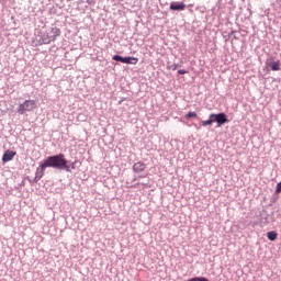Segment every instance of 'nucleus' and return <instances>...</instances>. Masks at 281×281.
Returning <instances> with one entry per match:
<instances>
[{"instance_id": "1", "label": "nucleus", "mask_w": 281, "mask_h": 281, "mask_svg": "<svg viewBox=\"0 0 281 281\" xmlns=\"http://www.w3.org/2000/svg\"><path fill=\"white\" fill-rule=\"evenodd\" d=\"M46 168H56V170H66V172H71L76 170V162H72L70 166L67 165V159H65L64 154L48 157L44 164L37 168V173L43 177L45 175Z\"/></svg>"}, {"instance_id": "2", "label": "nucleus", "mask_w": 281, "mask_h": 281, "mask_svg": "<svg viewBox=\"0 0 281 281\" xmlns=\"http://www.w3.org/2000/svg\"><path fill=\"white\" fill-rule=\"evenodd\" d=\"M36 100H25L23 103H20L18 106V113L23 115L25 113H30L37 109Z\"/></svg>"}, {"instance_id": "3", "label": "nucleus", "mask_w": 281, "mask_h": 281, "mask_svg": "<svg viewBox=\"0 0 281 281\" xmlns=\"http://www.w3.org/2000/svg\"><path fill=\"white\" fill-rule=\"evenodd\" d=\"M112 59L125 65H137V63H139V58L137 57H122L120 55H114Z\"/></svg>"}, {"instance_id": "4", "label": "nucleus", "mask_w": 281, "mask_h": 281, "mask_svg": "<svg viewBox=\"0 0 281 281\" xmlns=\"http://www.w3.org/2000/svg\"><path fill=\"white\" fill-rule=\"evenodd\" d=\"M48 34H50V36L45 40V45H49V43H52L56 38H58V36H60L61 32H60V29H58V27H52V29H48Z\"/></svg>"}, {"instance_id": "5", "label": "nucleus", "mask_w": 281, "mask_h": 281, "mask_svg": "<svg viewBox=\"0 0 281 281\" xmlns=\"http://www.w3.org/2000/svg\"><path fill=\"white\" fill-rule=\"evenodd\" d=\"M213 122H216L220 126H223V124H227L229 120H227V115L225 113H218V114H212Z\"/></svg>"}, {"instance_id": "6", "label": "nucleus", "mask_w": 281, "mask_h": 281, "mask_svg": "<svg viewBox=\"0 0 281 281\" xmlns=\"http://www.w3.org/2000/svg\"><path fill=\"white\" fill-rule=\"evenodd\" d=\"M186 8H187L186 3L179 2V1L171 2L169 7L170 10H173L176 12H183Z\"/></svg>"}, {"instance_id": "7", "label": "nucleus", "mask_w": 281, "mask_h": 281, "mask_svg": "<svg viewBox=\"0 0 281 281\" xmlns=\"http://www.w3.org/2000/svg\"><path fill=\"white\" fill-rule=\"evenodd\" d=\"M40 181H41V177H24L22 178L20 186H25V183H29L30 186H34V183H38Z\"/></svg>"}, {"instance_id": "8", "label": "nucleus", "mask_w": 281, "mask_h": 281, "mask_svg": "<svg viewBox=\"0 0 281 281\" xmlns=\"http://www.w3.org/2000/svg\"><path fill=\"white\" fill-rule=\"evenodd\" d=\"M15 156H16V151L7 150V151H4V154L2 156V161L4 164L8 162V161H12Z\"/></svg>"}, {"instance_id": "9", "label": "nucleus", "mask_w": 281, "mask_h": 281, "mask_svg": "<svg viewBox=\"0 0 281 281\" xmlns=\"http://www.w3.org/2000/svg\"><path fill=\"white\" fill-rule=\"evenodd\" d=\"M125 183L128 188H137V186H139V181L137 180V178L133 177L126 178Z\"/></svg>"}, {"instance_id": "10", "label": "nucleus", "mask_w": 281, "mask_h": 281, "mask_svg": "<svg viewBox=\"0 0 281 281\" xmlns=\"http://www.w3.org/2000/svg\"><path fill=\"white\" fill-rule=\"evenodd\" d=\"M267 67H270L272 71H280V60L277 61H266Z\"/></svg>"}, {"instance_id": "11", "label": "nucleus", "mask_w": 281, "mask_h": 281, "mask_svg": "<svg viewBox=\"0 0 281 281\" xmlns=\"http://www.w3.org/2000/svg\"><path fill=\"white\" fill-rule=\"evenodd\" d=\"M134 172H143V170H146V165L144 162H136L133 166Z\"/></svg>"}, {"instance_id": "12", "label": "nucleus", "mask_w": 281, "mask_h": 281, "mask_svg": "<svg viewBox=\"0 0 281 281\" xmlns=\"http://www.w3.org/2000/svg\"><path fill=\"white\" fill-rule=\"evenodd\" d=\"M267 238L268 240H270L271 243H273L274 240H278V232L276 231H270L267 233Z\"/></svg>"}, {"instance_id": "13", "label": "nucleus", "mask_w": 281, "mask_h": 281, "mask_svg": "<svg viewBox=\"0 0 281 281\" xmlns=\"http://www.w3.org/2000/svg\"><path fill=\"white\" fill-rule=\"evenodd\" d=\"M200 124L201 126H212L214 124V117L210 114L209 120L202 121Z\"/></svg>"}, {"instance_id": "14", "label": "nucleus", "mask_w": 281, "mask_h": 281, "mask_svg": "<svg viewBox=\"0 0 281 281\" xmlns=\"http://www.w3.org/2000/svg\"><path fill=\"white\" fill-rule=\"evenodd\" d=\"M260 223L269 225L271 223V221H269V215H261Z\"/></svg>"}, {"instance_id": "15", "label": "nucleus", "mask_w": 281, "mask_h": 281, "mask_svg": "<svg viewBox=\"0 0 281 281\" xmlns=\"http://www.w3.org/2000/svg\"><path fill=\"white\" fill-rule=\"evenodd\" d=\"M49 36H52V35L49 34L48 30L42 35V42L44 43V45H45V40L49 38Z\"/></svg>"}, {"instance_id": "16", "label": "nucleus", "mask_w": 281, "mask_h": 281, "mask_svg": "<svg viewBox=\"0 0 281 281\" xmlns=\"http://www.w3.org/2000/svg\"><path fill=\"white\" fill-rule=\"evenodd\" d=\"M196 112H189L186 114L187 120H190V117H196Z\"/></svg>"}, {"instance_id": "17", "label": "nucleus", "mask_w": 281, "mask_h": 281, "mask_svg": "<svg viewBox=\"0 0 281 281\" xmlns=\"http://www.w3.org/2000/svg\"><path fill=\"white\" fill-rule=\"evenodd\" d=\"M280 192H281V181L277 184L276 194H280Z\"/></svg>"}, {"instance_id": "18", "label": "nucleus", "mask_w": 281, "mask_h": 281, "mask_svg": "<svg viewBox=\"0 0 281 281\" xmlns=\"http://www.w3.org/2000/svg\"><path fill=\"white\" fill-rule=\"evenodd\" d=\"M167 69H172V71L177 70V64L168 66Z\"/></svg>"}, {"instance_id": "19", "label": "nucleus", "mask_w": 281, "mask_h": 281, "mask_svg": "<svg viewBox=\"0 0 281 281\" xmlns=\"http://www.w3.org/2000/svg\"><path fill=\"white\" fill-rule=\"evenodd\" d=\"M178 74H180V76H183V75L188 74V70L180 69V70H178Z\"/></svg>"}, {"instance_id": "20", "label": "nucleus", "mask_w": 281, "mask_h": 281, "mask_svg": "<svg viewBox=\"0 0 281 281\" xmlns=\"http://www.w3.org/2000/svg\"><path fill=\"white\" fill-rule=\"evenodd\" d=\"M124 100H126L125 98L121 99V101L119 102V104H122V102H124Z\"/></svg>"}]
</instances>
